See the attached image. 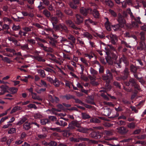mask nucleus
Instances as JSON below:
<instances>
[{
	"label": "nucleus",
	"mask_w": 146,
	"mask_h": 146,
	"mask_svg": "<svg viewBox=\"0 0 146 146\" xmlns=\"http://www.w3.org/2000/svg\"><path fill=\"white\" fill-rule=\"evenodd\" d=\"M76 24L79 25L82 23L83 21V17L80 15L77 14L76 15Z\"/></svg>",
	"instance_id": "obj_13"
},
{
	"label": "nucleus",
	"mask_w": 146,
	"mask_h": 146,
	"mask_svg": "<svg viewBox=\"0 0 146 146\" xmlns=\"http://www.w3.org/2000/svg\"><path fill=\"white\" fill-rule=\"evenodd\" d=\"M37 71L38 73L41 77L44 78L45 77L46 74L44 70L40 69L37 70Z\"/></svg>",
	"instance_id": "obj_30"
},
{
	"label": "nucleus",
	"mask_w": 146,
	"mask_h": 146,
	"mask_svg": "<svg viewBox=\"0 0 146 146\" xmlns=\"http://www.w3.org/2000/svg\"><path fill=\"white\" fill-rule=\"evenodd\" d=\"M82 35L84 37L87 38L88 39H92L93 38L92 35L87 32H84Z\"/></svg>",
	"instance_id": "obj_27"
},
{
	"label": "nucleus",
	"mask_w": 146,
	"mask_h": 146,
	"mask_svg": "<svg viewBox=\"0 0 146 146\" xmlns=\"http://www.w3.org/2000/svg\"><path fill=\"white\" fill-rule=\"evenodd\" d=\"M129 83H130V85H131L132 86H134V85L136 84L135 79L133 78H131L129 80Z\"/></svg>",
	"instance_id": "obj_49"
},
{
	"label": "nucleus",
	"mask_w": 146,
	"mask_h": 146,
	"mask_svg": "<svg viewBox=\"0 0 146 146\" xmlns=\"http://www.w3.org/2000/svg\"><path fill=\"white\" fill-rule=\"evenodd\" d=\"M93 15L95 18H98L99 17V13L98 11L96 9H94L93 11Z\"/></svg>",
	"instance_id": "obj_39"
},
{
	"label": "nucleus",
	"mask_w": 146,
	"mask_h": 146,
	"mask_svg": "<svg viewBox=\"0 0 146 146\" xmlns=\"http://www.w3.org/2000/svg\"><path fill=\"white\" fill-rule=\"evenodd\" d=\"M16 129L15 128H11L8 131V134H12L16 132Z\"/></svg>",
	"instance_id": "obj_53"
},
{
	"label": "nucleus",
	"mask_w": 146,
	"mask_h": 146,
	"mask_svg": "<svg viewBox=\"0 0 146 146\" xmlns=\"http://www.w3.org/2000/svg\"><path fill=\"white\" fill-rule=\"evenodd\" d=\"M50 98L51 102L52 103L55 102L57 103H58L60 101V99L59 98L56 96H54V98H53L52 96L50 95Z\"/></svg>",
	"instance_id": "obj_29"
},
{
	"label": "nucleus",
	"mask_w": 146,
	"mask_h": 146,
	"mask_svg": "<svg viewBox=\"0 0 146 146\" xmlns=\"http://www.w3.org/2000/svg\"><path fill=\"white\" fill-rule=\"evenodd\" d=\"M132 22L131 25L133 27L137 28L139 27L138 24H142V22L140 21V18L139 17H135L133 15L130 17Z\"/></svg>",
	"instance_id": "obj_1"
},
{
	"label": "nucleus",
	"mask_w": 146,
	"mask_h": 146,
	"mask_svg": "<svg viewBox=\"0 0 146 146\" xmlns=\"http://www.w3.org/2000/svg\"><path fill=\"white\" fill-rule=\"evenodd\" d=\"M73 99L75 100V102L76 103L82 105L84 104L81 100L75 98V96H74V98H73Z\"/></svg>",
	"instance_id": "obj_57"
},
{
	"label": "nucleus",
	"mask_w": 146,
	"mask_h": 146,
	"mask_svg": "<svg viewBox=\"0 0 146 146\" xmlns=\"http://www.w3.org/2000/svg\"><path fill=\"white\" fill-rule=\"evenodd\" d=\"M106 37L110 40V41L112 44L114 45H116V43L118 41V38L115 35L111 34L106 36Z\"/></svg>",
	"instance_id": "obj_3"
},
{
	"label": "nucleus",
	"mask_w": 146,
	"mask_h": 146,
	"mask_svg": "<svg viewBox=\"0 0 146 146\" xmlns=\"http://www.w3.org/2000/svg\"><path fill=\"white\" fill-rule=\"evenodd\" d=\"M20 48L23 50H28L29 49L28 44H26L24 45H21Z\"/></svg>",
	"instance_id": "obj_42"
},
{
	"label": "nucleus",
	"mask_w": 146,
	"mask_h": 146,
	"mask_svg": "<svg viewBox=\"0 0 146 146\" xmlns=\"http://www.w3.org/2000/svg\"><path fill=\"white\" fill-rule=\"evenodd\" d=\"M80 60L81 61L87 66H89V65L87 62V61L84 58H81Z\"/></svg>",
	"instance_id": "obj_56"
},
{
	"label": "nucleus",
	"mask_w": 146,
	"mask_h": 146,
	"mask_svg": "<svg viewBox=\"0 0 146 146\" xmlns=\"http://www.w3.org/2000/svg\"><path fill=\"white\" fill-rule=\"evenodd\" d=\"M92 10L90 8L86 9L84 7H81L80 10V13L84 16H86L88 13L91 14L92 13Z\"/></svg>",
	"instance_id": "obj_11"
},
{
	"label": "nucleus",
	"mask_w": 146,
	"mask_h": 146,
	"mask_svg": "<svg viewBox=\"0 0 146 146\" xmlns=\"http://www.w3.org/2000/svg\"><path fill=\"white\" fill-rule=\"evenodd\" d=\"M5 49L7 52L12 53L13 55L14 54V53L15 52V50L13 49L10 48H7Z\"/></svg>",
	"instance_id": "obj_54"
},
{
	"label": "nucleus",
	"mask_w": 146,
	"mask_h": 146,
	"mask_svg": "<svg viewBox=\"0 0 146 146\" xmlns=\"http://www.w3.org/2000/svg\"><path fill=\"white\" fill-rule=\"evenodd\" d=\"M127 126L129 128L133 129L135 127V125L134 123L132 122L129 123L127 125Z\"/></svg>",
	"instance_id": "obj_48"
},
{
	"label": "nucleus",
	"mask_w": 146,
	"mask_h": 146,
	"mask_svg": "<svg viewBox=\"0 0 146 146\" xmlns=\"http://www.w3.org/2000/svg\"><path fill=\"white\" fill-rule=\"evenodd\" d=\"M106 59L109 64L112 65L113 64V61L114 60L111 57H108Z\"/></svg>",
	"instance_id": "obj_45"
},
{
	"label": "nucleus",
	"mask_w": 146,
	"mask_h": 146,
	"mask_svg": "<svg viewBox=\"0 0 146 146\" xmlns=\"http://www.w3.org/2000/svg\"><path fill=\"white\" fill-rule=\"evenodd\" d=\"M145 32L142 31L140 32L139 34L140 41H145L146 40V39L145 37Z\"/></svg>",
	"instance_id": "obj_23"
},
{
	"label": "nucleus",
	"mask_w": 146,
	"mask_h": 146,
	"mask_svg": "<svg viewBox=\"0 0 146 146\" xmlns=\"http://www.w3.org/2000/svg\"><path fill=\"white\" fill-rule=\"evenodd\" d=\"M85 24L88 27H90V26L89 23H92L93 25H96L97 23L96 22H94L92 20L90 19H86L85 21Z\"/></svg>",
	"instance_id": "obj_17"
},
{
	"label": "nucleus",
	"mask_w": 146,
	"mask_h": 146,
	"mask_svg": "<svg viewBox=\"0 0 146 146\" xmlns=\"http://www.w3.org/2000/svg\"><path fill=\"white\" fill-rule=\"evenodd\" d=\"M2 60L9 64L10 63L12 62L11 60L7 57H5L4 58L2 59Z\"/></svg>",
	"instance_id": "obj_51"
},
{
	"label": "nucleus",
	"mask_w": 146,
	"mask_h": 146,
	"mask_svg": "<svg viewBox=\"0 0 146 146\" xmlns=\"http://www.w3.org/2000/svg\"><path fill=\"white\" fill-rule=\"evenodd\" d=\"M35 59L39 62H44L45 60L42 58L39 55L36 56H34Z\"/></svg>",
	"instance_id": "obj_33"
},
{
	"label": "nucleus",
	"mask_w": 146,
	"mask_h": 146,
	"mask_svg": "<svg viewBox=\"0 0 146 146\" xmlns=\"http://www.w3.org/2000/svg\"><path fill=\"white\" fill-rule=\"evenodd\" d=\"M22 29L24 31H26V32L27 33L30 31H31V28L30 27H23L22 28Z\"/></svg>",
	"instance_id": "obj_55"
},
{
	"label": "nucleus",
	"mask_w": 146,
	"mask_h": 146,
	"mask_svg": "<svg viewBox=\"0 0 146 146\" xmlns=\"http://www.w3.org/2000/svg\"><path fill=\"white\" fill-rule=\"evenodd\" d=\"M102 77L103 80L109 82L113 79V76L110 71L108 69L106 70V74L103 75Z\"/></svg>",
	"instance_id": "obj_2"
},
{
	"label": "nucleus",
	"mask_w": 146,
	"mask_h": 146,
	"mask_svg": "<svg viewBox=\"0 0 146 146\" xmlns=\"http://www.w3.org/2000/svg\"><path fill=\"white\" fill-rule=\"evenodd\" d=\"M129 73L128 68L127 67L125 68L122 72V74H123L122 76L125 80L127 78L129 75Z\"/></svg>",
	"instance_id": "obj_16"
},
{
	"label": "nucleus",
	"mask_w": 146,
	"mask_h": 146,
	"mask_svg": "<svg viewBox=\"0 0 146 146\" xmlns=\"http://www.w3.org/2000/svg\"><path fill=\"white\" fill-rule=\"evenodd\" d=\"M66 36L68 39L71 41L72 42H69V44H70L71 46L73 47V43L75 44L76 42V38L72 35L71 34H68L66 35Z\"/></svg>",
	"instance_id": "obj_10"
},
{
	"label": "nucleus",
	"mask_w": 146,
	"mask_h": 146,
	"mask_svg": "<svg viewBox=\"0 0 146 146\" xmlns=\"http://www.w3.org/2000/svg\"><path fill=\"white\" fill-rule=\"evenodd\" d=\"M117 132L119 134L123 135L127 133L129 130L126 127L123 126L117 128Z\"/></svg>",
	"instance_id": "obj_4"
},
{
	"label": "nucleus",
	"mask_w": 146,
	"mask_h": 146,
	"mask_svg": "<svg viewBox=\"0 0 146 146\" xmlns=\"http://www.w3.org/2000/svg\"><path fill=\"white\" fill-rule=\"evenodd\" d=\"M27 120V119L26 117H23L20 120L16 123V125H20L25 122Z\"/></svg>",
	"instance_id": "obj_31"
},
{
	"label": "nucleus",
	"mask_w": 146,
	"mask_h": 146,
	"mask_svg": "<svg viewBox=\"0 0 146 146\" xmlns=\"http://www.w3.org/2000/svg\"><path fill=\"white\" fill-rule=\"evenodd\" d=\"M82 117L83 119H86L91 118L90 116L88 114L85 113H82Z\"/></svg>",
	"instance_id": "obj_32"
},
{
	"label": "nucleus",
	"mask_w": 146,
	"mask_h": 146,
	"mask_svg": "<svg viewBox=\"0 0 146 146\" xmlns=\"http://www.w3.org/2000/svg\"><path fill=\"white\" fill-rule=\"evenodd\" d=\"M90 71L91 74L93 76H96L98 74V72L92 67L90 68Z\"/></svg>",
	"instance_id": "obj_40"
},
{
	"label": "nucleus",
	"mask_w": 146,
	"mask_h": 146,
	"mask_svg": "<svg viewBox=\"0 0 146 146\" xmlns=\"http://www.w3.org/2000/svg\"><path fill=\"white\" fill-rule=\"evenodd\" d=\"M43 13L47 18L49 17L51 15L50 13L46 9H45L43 10Z\"/></svg>",
	"instance_id": "obj_37"
},
{
	"label": "nucleus",
	"mask_w": 146,
	"mask_h": 146,
	"mask_svg": "<svg viewBox=\"0 0 146 146\" xmlns=\"http://www.w3.org/2000/svg\"><path fill=\"white\" fill-rule=\"evenodd\" d=\"M106 19H107V21L105 23V26L106 30L108 31H111L110 23L108 19L106 18Z\"/></svg>",
	"instance_id": "obj_22"
},
{
	"label": "nucleus",
	"mask_w": 146,
	"mask_h": 146,
	"mask_svg": "<svg viewBox=\"0 0 146 146\" xmlns=\"http://www.w3.org/2000/svg\"><path fill=\"white\" fill-rule=\"evenodd\" d=\"M65 23L66 24L68 27L76 30H80V28L77 27L75 25L74 23L70 20H67L66 21Z\"/></svg>",
	"instance_id": "obj_8"
},
{
	"label": "nucleus",
	"mask_w": 146,
	"mask_h": 146,
	"mask_svg": "<svg viewBox=\"0 0 146 146\" xmlns=\"http://www.w3.org/2000/svg\"><path fill=\"white\" fill-rule=\"evenodd\" d=\"M64 12L66 15L72 16L73 15V12L69 8L65 7V8L63 10Z\"/></svg>",
	"instance_id": "obj_19"
},
{
	"label": "nucleus",
	"mask_w": 146,
	"mask_h": 146,
	"mask_svg": "<svg viewBox=\"0 0 146 146\" xmlns=\"http://www.w3.org/2000/svg\"><path fill=\"white\" fill-rule=\"evenodd\" d=\"M31 128V123L26 121L25 123L23 125V129L25 131H27Z\"/></svg>",
	"instance_id": "obj_18"
},
{
	"label": "nucleus",
	"mask_w": 146,
	"mask_h": 146,
	"mask_svg": "<svg viewBox=\"0 0 146 146\" xmlns=\"http://www.w3.org/2000/svg\"><path fill=\"white\" fill-rule=\"evenodd\" d=\"M84 55L85 57H88L90 59H91L94 57V54L92 52H91L90 53L85 54Z\"/></svg>",
	"instance_id": "obj_46"
},
{
	"label": "nucleus",
	"mask_w": 146,
	"mask_h": 146,
	"mask_svg": "<svg viewBox=\"0 0 146 146\" xmlns=\"http://www.w3.org/2000/svg\"><path fill=\"white\" fill-rule=\"evenodd\" d=\"M50 44L53 46L56 47V44L57 43V40H54L53 41H49Z\"/></svg>",
	"instance_id": "obj_63"
},
{
	"label": "nucleus",
	"mask_w": 146,
	"mask_h": 146,
	"mask_svg": "<svg viewBox=\"0 0 146 146\" xmlns=\"http://www.w3.org/2000/svg\"><path fill=\"white\" fill-rule=\"evenodd\" d=\"M109 12L110 14L114 17H115L117 16V14L113 10L110 9L109 10Z\"/></svg>",
	"instance_id": "obj_47"
},
{
	"label": "nucleus",
	"mask_w": 146,
	"mask_h": 146,
	"mask_svg": "<svg viewBox=\"0 0 146 146\" xmlns=\"http://www.w3.org/2000/svg\"><path fill=\"white\" fill-rule=\"evenodd\" d=\"M117 21L119 24L124 27L126 23L124 17L120 13L118 15Z\"/></svg>",
	"instance_id": "obj_7"
},
{
	"label": "nucleus",
	"mask_w": 146,
	"mask_h": 146,
	"mask_svg": "<svg viewBox=\"0 0 146 146\" xmlns=\"http://www.w3.org/2000/svg\"><path fill=\"white\" fill-rule=\"evenodd\" d=\"M12 29L13 30L17 31L20 29V27L19 25L16 26L15 25H13Z\"/></svg>",
	"instance_id": "obj_60"
},
{
	"label": "nucleus",
	"mask_w": 146,
	"mask_h": 146,
	"mask_svg": "<svg viewBox=\"0 0 146 146\" xmlns=\"http://www.w3.org/2000/svg\"><path fill=\"white\" fill-rule=\"evenodd\" d=\"M105 81L106 82V84L105 86V89L107 90H110L111 89V86L110 84V81L108 82L107 81Z\"/></svg>",
	"instance_id": "obj_44"
},
{
	"label": "nucleus",
	"mask_w": 146,
	"mask_h": 146,
	"mask_svg": "<svg viewBox=\"0 0 146 146\" xmlns=\"http://www.w3.org/2000/svg\"><path fill=\"white\" fill-rule=\"evenodd\" d=\"M123 27L124 26L119 23L114 25H111V27L114 31H120L121 30V28Z\"/></svg>",
	"instance_id": "obj_15"
},
{
	"label": "nucleus",
	"mask_w": 146,
	"mask_h": 146,
	"mask_svg": "<svg viewBox=\"0 0 146 146\" xmlns=\"http://www.w3.org/2000/svg\"><path fill=\"white\" fill-rule=\"evenodd\" d=\"M105 1L106 4L110 7H112L113 6V3L111 0H105Z\"/></svg>",
	"instance_id": "obj_34"
},
{
	"label": "nucleus",
	"mask_w": 146,
	"mask_h": 146,
	"mask_svg": "<svg viewBox=\"0 0 146 146\" xmlns=\"http://www.w3.org/2000/svg\"><path fill=\"white\" fill-rule=\"evenodd\" d=\"M130 71L133 73H136L137 70L139 69V67L136 66L133 64H131L130 66Z\"/></svg>",
	"instance_id": "obj_21"
},
{
	"label": "nucleus",
	"mask_w": 146,
	"mask_h": 146,
	"mask_svg": "<svg viewBox=\"0 0 146 146\" xmlns=\"http://www.w3.org/2000/svg\"><path fill=\"white\" fill-rule=\"evenodd\" d=\"M8 87L7 86L2 85L0 86V88L1 90V92H0V96L4 95L5 92H8V91L7 90V89Z\"/></svg>",
	"instance_id": "obj_14"
},
{
	"label": "nucleus",
	"mask_w": 146,
	"mask_h": 146,
	"mask_svg": "<svg viewBox=\"0 0 146 146\" xmlns=\"http://www.w3.org/2000/svg\"><path fill=\"white\" fill-rule=\"evenodd\" d=\"M90 136L92 138L95 139H100L102 136V133L99 131H93L90 133Z\"/></svg>",
	"instance_id": "obj_6"
},
{
	"label": "nucleus",
	"mask_w": 146,
	"mask_h": 146,
	"mask_svg": "<svg viewBox=\"0 0 146 146\" xmlns=\"http://www.w3.org/2000/svg\"><path fill=\"white\" fill-rule=\"evenodd\" d=\"M60 98L63 100H69L71 99L74 98V96L68 94L65 95L61 96H60Z\"/></svg>",
	"instance_id": "obj_20"
},
{
	"label": "nucleus",
	"mask_w": 146,
	"mask_h": 146,
	"mask_svg": "<svg viewBox=\"0 0 146 146\" xmlns=\"http://www.w3.org/2000/svg\"><path fill=\"white\" fill-rule=\"evenodd\" d=\"M9 91L11 92V94H14L16 93L18 90V89L14 87L10 88L9 89Z\"/></svg>",
	"instance_id": "obj_38"
},
{
	"label": "nucleus",
	"mask_w": 146,
	"mask_h": 146,
	"mask_svg": "<svg viewBox=\"0 0 146 146\" xmlns=\"http://www.w3.org/2000/svg\"><path fill=\"white\" fill-rule=\"evenodd\" d=\"M137 49L139 50H145L146 49V45L145 41H140L139 42V45L137 47Z\"/></svg>",
	"instance_id": "obj_12"
},
{
	"label": "nucleus",
	"mask_w": 146,
	"mask_h": 146,
	"mask_svg": "<svg viewBox=\"0 0 146 146\" xmlns=\"http://www.w3.org/2000/svg\"><path fill=\"white\" fill-rule=\"evenodd\" d=\"M56 87H58L60 85V83L58 80L56 78H55L52 83Z\"/></svg>",
	"instance_id": "obj_50"
},
{
	"label": "nucleus",
	"mask_w": 146,
	"mask_h": 146,
	"mask_svg": "<svg viewBox=\"0 0 146 146\" xmlns=\"http://www.w3.org/2000/svg\"><path fill=\"white\" fill-rule=\"evenodd\" d=\"M113 84L117 88L119 89L121 88V86L120 84L118 82L115 81L113 82Z\"/></svg>",
	"instance_id": "obj_52"
},
{
	"label": "nucleus",
	"mask_w": 146,
	"mask_h": 146,
	"mask_svg": "<svg viewBox=\"0 0 146 146\" xmlns=\"http://www.w3.org/2000/svg\"><path fill=\"white\" fill-rule=\"evenodd\" d=\"M57 143L55 141H51L49 143V146H57Z\"/></svg>",
	"instance_id": "obj_58"
},
{
	"label": "nucleus",
	"mask_w": 146,
	"mask_h": 146,
	"mask_svg": "<svg viewBox=\"0 0 146 146\" xmlns=\"http://www.w3.org/2000/svg\"><path fill=\"white\" fill-rule=\"evenodd\" d=\"M56 15L58 17L61 18H62L64 17L63 13L60 10H56Z\"/></svg>",
	"instance_id": "obj_35"
},
{
	"label": "nucleus",
	"mask_w": 146,
	"mask_h": 146,
	"mask_svg": "<svg viewBox=\"0 0 146 146\" xmlns=\"http://www.w3.org/2000/svg\"><path fill=\"white\" fill-rule=\"evenodd\" d=\"M8 40L11 41H12L14 43L17 42V40L14 39V38L11 36H8Z\"/></svg>",
	"instance_id": "obj_59"
},
{
	"label": "nucleus",
	"mask_w": 146,
	"mask_h": 146,
	"mask_svg": "<svg viewBox=\"0 0 146 146\" xmlns=\"http://www.w3.org/2000/svg\"><path fill=\"white\" fill-rule=\"evenodd\" d=\"M27 41L32 44H35V41L33 39H28Z\"/></svg>",
	"instance_id": "obj_64"
},
{
	"label": "nucleus",
	"mask_w": 146,
	"mask_h": 146,
	"mask_svg": "<svg viewBox=\"0 0 146 146\" xmlns=\"http://www.w3.org/2000/svg\"><path fill=\"white\" fill-rule=\"evenodd\" d=\"M63 135L64 137H68L72 134V133L70 132L69 131L67 130H64L63 131Z\"/></svg>",
	"instance_id": "obj_41"
},
{
	"label": "nucleus",
	"mask_w": 146,
	"mask_h": 146,
	"mask_svg": "<svg viewBox=\"0 0 146 146\" xmlns=\"http://www.w3.org/2000/svg\"><path fill=\"white\" fill-rule=\"evenodd\" d=\"M59 28L62 29V31L66 33H68L69 32L67 27L64 25H62L60 24H59Z\"/></svg>",
	"instance_id": "obj_24"
},
{
	"label": "nucleus",
	"mask_w": 146,
	"mask_h": 146,
	"mask_svg": "<svg viewBox=\"0 0 146 146\" xmlns=\"http://www.w3.org/2000/svg\"><path fill=\"white\" fill-rule=\"evenodd\" d=\"M37 136L39 138L41 139H44L46 137V135L45 134H37Z\"/></svg>",
	"instance_id": "obj_61"
},
{
	"label": "nucleus",
	"mask_w": 146,
	"mask_h": 146,
	"mask_svg": "<svg viewBox=\"0 0 146 146\" xmlns=\"http://www.w3.org/2000/svg\"><path fill=\"white\" fill-rule=\"evenodd\" d=\"M50 21L52 23L53 27H54V25L58 23V20L56 17H50Z\"/></svg>",
	"instance_id": "obj_25"
},
{
	"label": "nucleus",
	"mask_w": 146,
	"mask_h": 146,
	"mask_svg": "<svg viewBox=\"0 0 146 146\" xmlns=\"http://www.w3.org/2000/svg\"><path fill=\"white\" fill-rule=\"evenodd\" d=\"M76 127L78 128L76 129V131L80 132L86 133L88 130V129L81 126V124L79 122Z\"/></svg>",
	"instance_id": "obj_9"
},
{
	"label": "nucleus",
	"mask_w": 146,
	"mask_h": 146,
	"mask_svg": "<svg viewBox=\"0 0 146 146\" xmlns=\"http://www.w3.org/2000/svg\"><path fill=\"white\" fill-rule=\"evenodd\" d=\"M32 25L37 27L38 29H42L43 26H41L39 24L37 23H33Z\"/></svg>",
	"instance_id": "obj_62"
},
{
	"label": "nucleus",
	"mask_w": 146,
	"mask_h": 146,
	"mask_svg": "<svg viewBox=\"0 0 146 146\" xmlns=\"http://www.w3.org/2000/svg\"><path fill=\"white\" fill-rule=\"evenodd\" d=\"M104 115L106 116H109L111 113V110L109 108L105 109L104 108Z\"/></svg>",
	"instance_id": "obj_26"
},
{
	"label": "nucleus",
	"mask_w": 146,
	"mask_h": 146,
	"mask_svg": "<svg viewBox=\"0 0 146 146\" xmlns=\"http://www.w3.org/2000/svg\"><path fill=\"white\" fill-rule=\"evenodd\" d=\"M78 121L76 120H74L69 123L67 129L69 130H73L76 129L75 127H77L78 123Z\"/></svg>",
	"instance_id": "obj_5"
},
{
	"label": "nucleus",
	"mask_w": 146,
	"mask_h": 146,
	"mask_svg": "<svg viewBox=\"0 0 146 146\" xmlns=\"http://www.w3.org/2000/svg\"><path fill=\"white\" fill-rule=\"evenodd\" d=\"M40 123L42 125H46L50 122L49 120L47 119H40Z\"/></svg>",
	"instance_id": "obj_36"
},
{
	"label": "nucleus",
	"mask_w": 146,
	"mask_h": 146,
	"mask_svg": "<svg viewBox=\"0 0 146 146\" xmlns=\"http://www.w3.org/2000/svg\"><path fill=\"white\" fill-rule=\"evenodd\" d=\"M22 109V108L21 107L16 106L13 108L10 113L11 114H12L16 112V111H17L21 110Z\"/></svg>",
	"instance_id": "obj_28"
},
{
	"label": "nucleus",
	"mask_w": 146,
	"mask_h": 146,
	"mask_svg": "<svg viewBox=\"0 0 146 146\" xmlns=\"http://www.w3.org/2000/svg\"><path fill=\"white\" fill-rule=\"evenodd\" d=\"M69 139L70 141L75 143L78 142L80 141V137L78 138H75L73 137H70Z\"/></svg>",
	"instance_id": "obj_43"
}]
</instances>
